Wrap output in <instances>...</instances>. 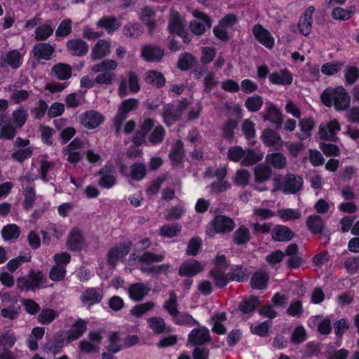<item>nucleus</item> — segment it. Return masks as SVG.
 Segmentation results:
<instances>
[{"label":"nucleus","instance_id":"1","mask_svg":"<svg viewBox=\"0 0 359 359\" xmlns=\"http://www.w3.org/2000/svg\"><path fill=\"white\" fill-rule=\"evenodd\" d=\"M322 102L327 106H334L338 111H344L350 104V97L345 89L341 87L327 88L320 95Z\"/></svg>","mask_w":359,"mask_h":359},{"label":"nucleus","instance_id":"2","mask_svg":"<svg viewBox=\"0 0 359 359\" xmlns=\"http://www.w3.org/2000/svg\"><path fill=\"white\" fill-rule=\"evenodd\" d=\"M118 63L114 60H106L90 67L93 73H99L95 79V83L100 85H111L116 80V69Z\"/></svg>","mask_w":359,"mask_h":359},{"label":"nucleus","instance_id":"3","mask_svg":"<svg viewBox=\"0 0 359 359\" xmlns=\"http://www.w3.org/2000/svg\"><path fill=\"white\" fill-rule=\"evenodd\" d=\"M233 228L234 222L231 218L224 215H218L210 223L207 233L210 237H213L216 233L230 232Z\"/></svg>","mask_w":359,"mask_h":359},{"label":"nucleus","instance_id":"4","mask_svg":"<svg viewBox=\"0 0 359 359\" xmlns=\"http://www.w3.org/2000/svg\"><path fill=\"white\" fill-rule=\"evenodd\" d=\"M46 278L40 271H31L27 278L23 277L17 280L18 287L24 290H35L43 287L46 283Z\"/></svg>","mask_w":359,"mask_h":359},{"label":"nucleus","instance_id":"5","mask_svg":"<svg viewBox=\"0 0 359 359\" xmlns=\"http://www.w3.org/2000/svg\"><path fill=\"white\" fill-rule=\"evenodd\" d=\"M196 20L191 21L189 27L191 31L198 36L205 33L207 28H210L212 25L210 19L203 13L195 10L192 13Z\"/></svg>","mask_w":359,"mask_h":359},{"label":"nucleus","instance_id":"6","mask_svg":"<svg viewBox=\"0 0 359 359\" xmlns=\"http://www.w3.org/2000/svg\"><path fill=\"white\" fill-rule=\"evenodd\" d=\"M137 103V100L134 98L127 99L121 102L118 112L114 121L117 134H119L121 132L122 122L126 118L127 113L136 109Z\"/></svg>","mask_w":359,"mask_h":359},{"label":"nucleus","instance_id":"7","mask_svg":"<svg viewBox=\"0 0 359 359\" xmlns=\"http://www.w3.org/2000/svg\"><path fill=\"white\" fill-rule=\"evenodd\" d=\"M131 242L127 241L111 248L108 252V262L114 267L117 263L130 252Z\"/></svg>","mask_w":359,"mask_h":359},{"label":"nucleus","instance_id":"8","mask_svg":"<svg viewBox=\"0 0 359 359\" xmlns=\"http://www.w3.org/2000/svg\"><path fill=\"white\" fill-rule=\"evenodd\" d=\"M102 339L100 332H90L88 334V339H84L80 342L79 349L83 353L95 352L100 348Z\"/></svg>","mask_w":359,"mask_h":359},{"label":"nucleus","instance_id":"9","mask_svg":"<svg viewBox=\"0 0 359 359\" xmlns=\"http://www.w3.org/2000/svg\"><path fill=\"white\" fill-rule=\"evenodd\" d=\"M104 121V116L98 111L90 110L81 116L82 125L88 128L93 129L100 126Z\"/></svg>","mask_w":359,"mask_h":359},{"label":"nucleus","instance_id":"10","mask_svg":"<svg viewBox=\"0 0 359 359\" xmlns=\"http://www.w3.org/2000/svg\"><path fill=\"white\" fill-rule=\"evenodd\" d=\"M303 184V179L297 175H287L281 184L283 192L285 194H292L299 191Z\"/></svg>","mask_w":359,"mask_h":359},{"label":"nucleus","instance_id":"11","mask_svg":"<svg viewBox=\"0 0 359 359\" xmlns=\"http://www.w3.org/2000/svg\"><path fill=\"white\" fill-rule=\"evenodd\" d=\"M252 33L255 38L266 48L271 49L275 40L271 33L261 25H256L253 27Z\"/></svg>","mask_w":359,"mask_h":359},{"label":"nucleus","instance_id":"12","mask_svg":"<svg viewBox=\"0 0 359 359\" xmlns=\"http://www.w3.org/2000/svg\"><path fill=\"white\" fill-rule=\"evenodd\" d=\"M66 244L72 251H79L86 246V242L81 231L73 228L67 236Z\"/></svg>","mask_w":359,"mask_h":359},{"label":"nucleus","instance_id":"13","mask_svg":"<svg viewBox=\"0 0 359 359\" xmlns=\"http://www.w3.org/2000/svg\"><path fill=\"white\" fill-rule=\"evenodd\" d=\"M185 24L181 19L178 12L172 11L169 20L168 29L171 33L176 34L184 38V41L187 42L185 36Z\"/></svg>","mask_w":359,"mask_h":359},{"label":"nucleus","instance_id":"14","mask_svg":"<svg viewBox=\"0 0 359 359\" xmlns=\"http://www.w3.org/2000/svg\"><path fill=\"white\" fill-rule=\"evenodd\" d=\"M23 55L18 50H12L3 53L1 61L4 66L18 69L22 63Z\"/></svg>","mask_w":359,"mask_h":359},{"label":"nucleus","instance_id":"15","mask_svg":"<svg viewBox=\"0 0 359 359\" xmlns=\"http://www.w3.org/2000/svg\"><path fill=\"white\" fill-rule=\"evenodd\" d=\"M340 130V125L336 120L322 123L319 127V136L321 139L335 140L337 133Z\"/></svg>","mask_w":359,"mask_h":359},{"label":"nucleus","instance_id":"16","mask_svg":"<svg viewBox=\"0 0 359 359\" xmlns=\"http://www.w3.org/2000/svg\"><path fill=\"white\" fill-rule=\"evenodd\" d=\"M67 50L74 56L82 57L88 52V43L81 39H72L67 42Z\"/></svg>","mask_w":359,"mask_h":359},{"label":"nucleus","instance_id":"17","mask_svg":"<svg viewBox=\"0 0 359 359\" xmlns=\"http://www.w3.org/2000/svg\"><path fill=\"white\" fill-rule=\"evenodd\" d=\"M165 258L163 255H157L151 252H144L143 254L140 255L137 252H133L130 257V261H134L141 263L142 264L150 265L156 262H161Z\"/></svg>","mask_w":359,"mask_h":359},{"label":"nucleus","instance_id":"18","mask_svg":"<svg viewBox=\"0 0 359 359\" xmlns=\"http://www.w3.org/2000/svg\"><path fill=\"white\" fill-rule=\"evenodd\" d=\"M204 269V266L197 260L189 259L183 262L179 269V275L181 276H193Z\"/></svg>","mask_w":359,"mask_h":359},{"label":"nucleus","instance_id":"19","mask_svg":"<svg viewBox=\"0 0 359 359\" xmlns=\"http://www.w3.org/2000/svg\"><path fill=\"white\" fill-rule=\"evenodd\" d=\"M101 177L99 180V184L103 188L109 189L112 187L116 182L114 176V168L112 165H106L100 171Z\"/></svg>","mask_w":359,"mask_h":359},{"label":"nucleus","instance_id":"20","mask_svg":"<svg viewBox=\"0 0 359 359\" xmlns=\"http://www.w3.org/2000/svg\"><path fill=\"white\" fill-rule=\"evenodd\" d=\"M210 340V332L205 327L196 328L189 334V341L194 345L203 344Z\"/></svg>","mask_w":359,"mask_h":359},{"label":"nucleus","instance_id":"21","mask_svg":"<svg viewBox=\"0 0 359 359\" xmlns=\"http://www.w3.org/2000/svg\"><path fill=\"white\" fill-rule=\"evenodd\" d=\"M150 288L142 283H136L130 285L128 289L130 298L135 302L141 301L146 297Z\"/></svg>","mask_w":359,"mask_h":359},{"label":"nucleus","instance_id":"22","mask_svg":"<svg viewBox=\"0 0 359 359\" xmlns=\"http://www.w3.org/2000/svg\"><path fill=\"white\" fill-rule=\"evenodd\" d=\"M54 51L55 48L47 43H38L34 46L32 50L34 57L38 60H49Z\"/></svg>","mask_w":359,"mask_h":359},{"label":"nucleus","instance_id":"23","mask_svg":"<svg viewBox=\"0 0 359 359\" xmlns=\"http://www.w3.org/2000/svg\"><path fill=\"white\" fill-rule=\"evenodd\" d=\"M103 298L101 291L93 287L86 290L81 296V301L87 306L100 303Z\"/></svg>","mask_w":359,"mask_h":359},{"label":"nucleus","instance_id":"24","mask_svg":"<svg viewBox=\"0 0 359 359\" xmlns=\"http://www.w3.org/2000/svg\"><path fill=\"white\" fill-rule=\"evenodd\" d=\"M261 138L264 144L273 147L276 149H279L283 146V141L280 135L271 129L264 130Z\"/></svg>","mask_w":359,"mask_h":359},{"label":"nucleus","instance_id":"25","mask_svg":"<svg viewBox=\"0 0 359 359\" xmlns=\"http://www.w3.org/2000/svg\"><path fill=\"white\" fill-rule=\"evenodd\" d=\"M110 47L111 45L109 41L104 39L99 40L92 49L91 59L95 61L104 57L109 54Z\"/></svg>","mask_w":359,"mask_h":359},{"label":"nucleus","instance_id":"26","mask_svg":"<svg viewBox=\"0 0 359 359\" xmlns=\"http://www.w3.org/2000/svg\"><path fill=\"white\" fill-rule=\"evenodd\" d=\"M313 6L309 7L304 12V15L300 18L299 21V29L300 32L304 36H307L311 30L312 17L314 13Z\"/></svg>","mask_w":359,"mask_h":359},{"label":"nucleus","instance_id":"27","mask_svg":"<svg viewBox=\"0 0 359 359\" xmlns=\"http://www.w3.org/2000/svg\"><path fill=\"white\" fill-rule=\"evenodd\" d=\"M269 79L271 83L283 86L291 84L293 80L292 74L287 69L273 72Z\"/></svg>","mask_w":359,"mask_h":359},{"label":"nucleus","instance_id":"28","mask_svg":"<svg viewBox=\"0 0 359 359\" xmlns=\"http://www.w3.org/2000/svg\"><path fill=\"white\" fill-rule=\"evenodd\" d=\"M163 55V50L150 45L144 46L142 50V57L147 62H158L161 59Z\"/></svg>","mask_w":359,"mask_h":359},{"label":"nucleus","instance_id":"29","mask_svg":"<svg viewBox=\"0 0 359 359\" xmlns=\"http://www.w3.org/2000/svg\"><path fill=\"white\" fill-rule=\"evenodd\" d=\"M226 269L213 268L210 271V277L212 278L217 287H224L229 281V274H226Z\"/></svg>","mask_w":359,"mask_h":359},{"label":"nucleus","instance_id":"30","mask_svg":"<svg viewBox=\"0 0 359 359\" xmlns=\"http://www.w3.org/2000/svg\"><path fill=\"white\" fill-rule=\"evenodd\" d=\"M52 74L59 80L65 81L72 76V67L65 63H58L52 68Z\"/></svg>","mask_w":359,"mask_h":359},{"label":"nucleus","instance_id":"31","mask_svg":"<svg viewBox=\"0 0 359 359\" xmlns=\"http://www.w3.org/2000/svg\"><path fill=\"white\" fill-rule=\"evenodd\" d=\"M121 25V22L114 17H104L97 22V27L104 28L109 34L117 30Z\"/></svg>","mask_w":359,"mask_h":359},{"label":"nucleus","instance_id":"32","mask_svg":"<svg viewBox=\"0 0 359 359\" xmlns=\"http://www.w3.org/2000/svg\"><path fill=\"white\" fill-rule=\"evenodd\" d=\"M154 121L152 119H145L141 126L140 130L133 138V142L136 145H140L144 142V136L154 128Z\"/></svg>","mask_w":359,"mask_h":359},{"label":"nucleus","instance_id":"33","mask_svg":"<svg viewBox=\"0 0 359 359\" xmlns=\"http://www.w3.org/2000/svg\"><path fill=\"white\" fill-rule=\"evenodd\" d=\"M293 237L291 229L285 226H276L272 231V238L277 241H289Z\"/></svg>","mask_w":359,"mask_h":359},{"label":"nucleus","instance_id":"34","mask_svg":"<svg viewBox=\"0 0 359 359\" xmlns=\"http://www.w3.org/2000/svg\"><path fill=\"white\" fill-rule=\"evenodd\" d=\"M86 330V322L79 319L72 327L70 334L67 337V341L71 342L81 337Z\"/></svg>","mask_w":359,"mask_h":359},{"label":"nucleus","instance_id":"35","mask_svg":"<svg viewBox=\"0 0 359 359\" xmlns=\"http://www.w3.org/2000/svg\"><path fill=\"white\" fill-rule=\"evenodd\" d=\"M226 320V313L224 312L217 313L214 315L211 319L210 323L212 325V331L219 334H223L226 332V330L222 322Z\"/></svg>","mask_w":359,"mask_h":359},{"label":"nucleus","instance_id":"36","mask_svg":"<svg viewBox=\"0 0 359 359\" xmlns=\"http://www.w3.org/2000/svg\"><path fill=\"white\" fill-rule=\"evenodd\" d=\"M276 215L283 222H288L300 219L302 212L298 209L282 208L277 211Z\"/></svg>","mask_w":359,"mask_h":359},{"label":"nucleus","instance_id":"37","mask_svg":"<svg viewBox=\"0 0 359 359\" xmlns=\"http://www.w3.org/2000/svg\"><path fill=\"white\" fill-rule=\"evenodd\" d=\"M266 161L276 169H283L286 164L287 160L283 154L272 153L269 154L266 156Z\"/></svg>","mask_w":359,"mask_h":359},{"label":"nucleus","instance_id":"38","mask_svg":"<svg viewBox=\"0 0 359 359\" xmlns=\"http://www.w3.org/2000/svg\"><path fill=\"white\" fill-rule=\"evenodd\" d=\"M263 153L257 149H249L245 151V156L241 163L243 165L248 166L257 163L263 158Z\"/></svg>","mask_w":359,"mask_h":359},{"label":"nucleus","instance_id":"39","mask_svg":"<svg viewBox=\"0 0 359 359\" xmlns=\"http://www.w3.org/2000/svg\"><path fill=\"white\" fill-rule=\"evenodd\" d=\"M36 161H39L40 163L41 177L43 181L47 182L48 180V172L54 168L55 163L48 161L47 156H39Z\"/></svg>","mask_w":359,"mask_h":359},{"label":"nucleus","instance_id":"40","mask_svg":"<svg viewBox=\"0 0 359 359\" xmlns=\"http://www.w3.org/2000/svg\"><path fill=\"white\" fill-rule=\"evenodd\" d=\"M145 81L157 87L164 86L165 79L163 75L156 70H149L145 74Z\"/></svg>","mask_w":359,"mask_h":359},{"label":"nucleus","instance_id":"41","mask_svg":"<svg viewBox=\"0 0 359 359\" xmlns=\"http://www.w3.org/2000/svg\"><path fill=\"white\" fill-rule=\"evenodd\" d=\"M264 121H269L271 123L280 126L282 123V115L277 107L274 105H271L267 111L262 115Z\"/></svg>","mask_w":359,"mask_h":359},{"label":"nucleus","instance_id":"42","mask_svg":"<svg viewBox=\"0 0 359 359\" xmlns=\"http://www.w3.org/2000/svg\"><path fill=\"white\" fill-rule=\"evenodd\" d=\"M341 61H332L323 64L321 67V72L325 76H333L337 74L344 67Z\"/></svg>","mask_w":359,"mask_h":359},{"label":"nucleus","instance_id":"43","mask_svg":"<svg viewBox=\"0 0 359 359\" xmlns=\"http://www.w3.org/2000/svg\"><path fill=\"white\" fill-rule=\"evenodd\" d=\"M149 327L156 334H161L165 331H170L167 329L163 318L161 317H151L147 319Z\"/></svg>","mask_w":359,"mask_h":359},{"label":"nucleus","instance_id":"44","mask_svg":"<svg viewBox=\"0 0 359 359\" xmlns=\"http://www.w3.org/2000/svg\"><path fill=\"white\" fill-rule=\"evenodd\" d=\"M4 118V115H0V139H13L15 135V128L8 121H6L4 124H2Z\"/></svg>","mask_w":359,"mask_h":359},{"label":"nucleus","instance_id":"45","mask_svg":"<svg viewBox=\"0 0 359 359\" xmlns=\"http://www.w3.org/2000/svg\"><path fill=\"white\" fill-rule=\"evenodd\" d=\"M182 114V109L168 107L163 112V117L168 126L172 125L175 121L180 120Z\"/></svg>","mask_w":359,"mask_h":359},{"label":"nucleus","instance_id":"46","mask_svg":"<svg viewBox=\"0 0 359 359\" xmlns=\"http://www.w3.org/2000/svg\"><path fill=\"white\" fill-rule=\"evenodd\" d=\"M306 226L313 233H321L323 228V222L320 216L311 215L307 218Z\"/></svg>","mask_w":359,"mask_h":359},{"label":"nucleus","instance_id":"47","mask_svg":"<svg viewBox=\"0 0 359 359\" xmlns=\"http://www.w3.org/2000/svg\"><path fill=\"white\" fill-rule=\"evenodd\" d=\"M269 280L267 273L263 271L255 273L251 278L252 287L257 289H263L266 287Z\"/></svg>","mask_w":359,"mask_h":359},{"label":"nucleus","instance_id":"48","mask_svg":"<svg viewBox=\"0 0 359 359\" xmlns=\"http://www.w3.org/2000/svg\"><path fill=\"white\" fill-rule=\"evenodd\" d=\"M255 176L256 182H263L270 178L271 170L263 164L258 165L255 169Z\"/></svg>","mask_w":359,"mask_h":359},{"label":"nucleus","instance_id":"49","mask_svg":"<svg viewBox=\"0 0 359 359\" xmlns=\"http://www.w3.org/2000/svg\"><path fill=\"white\" fill-rule=\"evenodd\" d=\"M301 133L299 137L301 140H306L311 135V130L314 126V121L312 118H305L300 121Z\"/></svg>","mask_w":359,"mask_h":359},{"label":"nucleus","instance_id":"50","mask_svg":"<svg viewBox=\"0 0 359 359\" xmlns=\"http://www.w3.org/2000/svg\"><path fill=\"white\" fill-rule=\"evenodd\" d=\"M146 175V166L141 163H135L130 166V176L132 180L140 181Z\"/></svg>","mask_w":359,"mask_h":359},{"label":"nucleus","instance_id":"51","mask_svg":"<svg viewBox=\"0 0 359 359\" xmlns=\"http://www.w3.org/2000/svg\"><path fill=\"white\" fill-rule=\"evenodd\" d=\"M182 226L178 224H168L161 226L159 233L162 236L172 238L180 234Z\"/></svg>","mask_w":359,"mask_h":359},{"label":"nucleus","instance_id":"52","mask_svg":"<svg viewBox=\"0 0 359 359\" xmlns=\"http://www.w3.org/2000/svg\"><path fill=\"white\" fill-rule=\"evenodd\" d=\"M123 338L118 332H113L109 335V351L116 353L123 348Z\"/></svg>","mask_w":359,"mask_h":359},{"label":"nucleus","instance_id":"53","mask_svg":"<svg viewBox=\"0 0 359 359\" xmlns=\"http://www.w3.org/2000/svg\"><path fill=\"white\" fill-rule=\"evenodd\" d=\"M66 267L59 264H54L49 271V278L53 281H61L66 276Z\"/></svg>","mask_w":359,"mask_h":359},{"label":"nucleus","instance_id":"54","mask_svg":"<svg viewBox=\"0 0 359 359\" xmlns=\"http://www.w3.org/2000/svg\"><path fill=\"white\" fill-rule=\"evenodd\" d=\"M156 304L153 302H147L143 304H137L132 308L130 313L136 317H141L148 311L152 310Z\"/></svg>","mask_w":359,"mask_h":359},{"label":"nucleus","instance_id":"55","mask_svg":"<svg viewBox=\"0 0 359 359\" xmlns=\"http://www.w3.org/2000/svg\"><path fill=\"white\" fill-rule=\"evenodd\" d=\"M13 121L17 127H22L26 122L28 113L27 109L23 107H19L14 110L12 114Z\"/></svg>","mask_w":359,"mask_h":359},{"label":"nucleus","instance_id":"56","mask_svg":"<svg viewBox=\"0 0 359 359\" xmlns=\"http://www.w3.org/2000/svg\"><path fill=\"white\" fill-rule=\"evenodd\" d=\"M25 200L23 205L25 209H30L33 207L36 200V192L34 187L27 186L25 188L23 191Z\"/></svg>","mask_w":359,"mask_h":359},{"label":"nucleus","instance_id":"57","mask_svg":"<svg viewBox=\"0 0 359 359\" xmlns=\"http://www.w3.org/2000/svg\"><path fill=\"white\" fill-rule=\"evenodd\" d=\"M263 99L259 95L249 97L245 102V107L251 112L257 111L263 104Z\"/></svg>","mask_w":359,"mask_h":359},{"label":"nucleus","instance_id":"58","mask_svg":"<svg viewBox=\"0 0 359 359\" xmlns=\"http://www.w3.org/2000/svg\"><path fill=\"white\" fill-rule=\"evenodd\" d=\"M1 234L6 241L17 239L20 236V229L15 224H8L3 228Z\"/></svg>","mask_w":359,"mask_h":359},{"label":"nucleus","instance_id":"59","mask_svg":"<svg viewBox=\"0 0 359 359\" xmlns=\"http://www.w3.org/2000/svg\"><path fill=\"white\" fill-rule=\"evenodd\" d=\"M17 341L15 334L11 331L0 334V346L4 349L12 348Z\"/></svg>","mask_w":359,"mask_h":359},{"label":"nucleus","instance_id":"60","mask_svg":"<svg viewBox=\"0 0 359 359\" xmlns=\"http://www.w3.org/2000/svg\"><path fill=\"white\" fill-rule=\"evenodd\" d=\"M259 305V299L256 297L244 300L239 305L240 310L244 313H249L254 311Z\"/></svg>","mask_w":359,"mask_h":359},{"label":"nucleus","instance_id":"61","mask_svg":"<svg viewBox=\"0 0 359 359\" xmlns=\"http://www.w3.org/2000/svg\"><path fill=\"white\" fill-rule=\"evenodd\" d=\"M169 295V299L165 302L163 307L173 317L178 312L177 295L173 291Z\"/></svg>","mask_w":359,"mask_h":359},{"label":"nucleus","instance_id":"62","mask_svg":"<svg viewBox=\"0 0 359 359\" xmlns=\"http://www.w3.org/2000/svg\"><path fill=\"white\" fill-rule=\"evenodd\" d=\"M53 32V27L46 23L35 29V39L38 41H43L48 39Z\"/></svg>","mask_w":359,"mask_h":359},{"label":"nucleus","instance_id":"63","mask_svg":"<svg viewBox=\"0 0 359 359\" xmlns=\"http://www.w3.org/2000/svg\"><path fill=\"white\" fill-rule=\"evenodd\" d=\"M234 241L238 245L245 244L249 241L250 233L249 230L245 226L239 227L234 233Z\"/></svg>","mask_w":359,"mask_h":359},{"label":"nucleus","instance_id":"64","mask_svg":"<svg viewBox=\"0 0 359 359\" xmlns=\"http://www.w3.org/2000/svg\"><path fill=\"white\" fill-rule=\"evenodd\" d=\"M140 19L147 24L150 31L155 27L154 12L151 8L146 7L142 9Z\"/></svg>","mask_w":359,"mask_h":359}]
</instances>
